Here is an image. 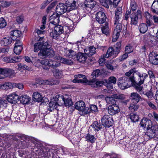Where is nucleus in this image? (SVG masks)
Listing matches in <instances>:
<instances>
[{
  "label": "nucleus",
  "mask_w": 158,
  "mask_h": 158,
  "mask_svg": "<svg viewBox=\"0 0 158 158\" xmlns=\"http://www.w3.org/2000/svg\"><path fill=\"white\" fill-rule=\"evenodd\" d=\"M135 81V78L134 76L130 77H123L119 78L118 85L122 89H124L130 87Z\"/></svg>",
  "instance_id": "nucleus-1"
},
{
  "label": "nucleus",
  "mask_w": 158,
  "mask_h": 158,
  "mask_svg": "<svg viewBox=\"0 0 158 158\" xmlns=\"http://www.w3.org/2000/svg\"><path fill=\"white\" fill-rule=\"evenodd\" d=\"M75 108L79 111V114L84 115L90 113L89 108L85 107V102L82 101L77 102L74 105Z\"/></svg>",
  "instance_id": "nucleus-2"
},
{
  "label": "nucleus",
  "mask_w": 158,
  "mask_h": 158,
  "mask_svg": "<svg viewBox=\"0 0 158 158\" xmlns=\"http://www.w3.org/2000/svg\"><path fill=\"white\" fill-rule=\"evenodd\" d=\"M42 65L45 66L46 67L43 66L44 69H47L50 67L54 68L60 66V64L59 61H55L52 59H45L43 60L40 62Z\"/></svg>",
  "instance_id": "nucleus-3"
},
{
  "label": "nucleus",
  "mask_w": 158,
  "mask_h": 158,
  "mask_svg": "<svg viewBox=\"0 0 158 158\" xmlns=\"http://www.w3.org/2000/svg\"><path fill=\"white\" fill-rule=\"evenodd\" d=\"M64 31L63 27L60 25H55L54 30L50 33V36L52 38L56 39Z\"/></svg>",
  "instance_id": "nucleus-4"
},
{
  "label": "nucleus",
  "mask_w": 158,
  "mask_h": 158,
  "mask_svg": "<svg viewBox=\"0 0 158 158\" xmlns=\"http://www.w3.org/2000/svg\"><path fill=\"white\" fill-rule=\"evenodd\" d=\"M54 54V51L51 48H43L41 50L38 55L40 58H43L46 56L52 57Z\"/></svg>",
  "instance_id": "nucleus-5"
},
{
  "label": "nucleus",
  "mask_w": 158,
  "mask_h": 158,
  "mask_svg": "<svg viewBox=\"0 0 158 158\" xmlns=\"http://www.w3.org/2000/svg\"><path fill=\"white\" fill-rule=\"evenodd\" d=\"M124 98L123 95V94H116L112 95L111 97L107 96L105 98V100L106 102L112 105L115 104V101L114 98L122 99Z\"/></svg>",
  "instance_id": "nucleus-6"
},
{
  "label": "nucleus",
  "mask_w": 158,
  "mask_h": 158,
  "mask_svg": "<svg viewBox=\"0 0 158 158\" xmlns=\"http://www.w3.org/2000/svg\"><path fill=\"white\" fill-rule=\"evenodd\" d=\"M117 25L116 26L113 32L112 40V41L113 42H116L118 38L120 32L122 30V24L119 23H117Z\"/></svg>",
  "instance_id": "nucleus-7"
},
{
  "label": "nucleus",
  "mask_w": 158,
  "mask_h": 158,
  "mask_svg": "<svg viewBox=\"0 0 158 158\" xmlns=\"http://www.w3.org/2000/svg\"><path fill=\"white\" fill-rule=\"evenodd\" d=\"M141 11L137 10L136 13H132L131 15V23L132 24L136 25L138 22V18H141L142 16Z\"/></svg>",
  "instance_id": "nucleus-8"
},
{
  "label": "nucleus",
  "mask_w": 158,
  "mask_h": 158,
  "mask_svg": "<svg viewBox=\"0 0 158 158\" xmlns=\"http://www.w3.org/2000/svg\"><path fill=\"white\" fill-rule=\"evenodd\" d=\"M102 122L103 126L108 127L112 125L113 119L108 115H105L102 119Z\"/></svg>",
  "instance_id": "nucleus-9"
},
{
  "label": "nucleus",
  "mask_w": 158,
  "mask_h": 158,
  "mask_svg": "<svg viewBox=\"0 0 158 158\" xmlns=\"http://www.w3.org/2000/svg\"><path fill=\"white\" fill-rule=\"evenodd\" d=\"M68 10L67 6L63 3H60L57 5L56 8V11L58 14L62 15L66 11H70Z\"/></svg>",
  "instance_id": "nucleus-10"
},
{
  "label": "nucleus",
  "mask_w": 158,
  "mask_h": 158,
  "mask_svg": "<svg viewBox=\"0 0 158 158\" xmlns=\"http://www.w3.org/2000/svg\"><path fill=\"white\" fill-rule=\"evenodd\" d=\"M141 126L144 129L148 130L152 127V123L151 120L146 118H143L140 123Z\"/></svg>",
  "instance_id": "nucleus-11"
},
{
  "label": "nucleus",
  "mask_w": 158,
  "mask_h": 158,
  "mask_svg": "<svg viewBox=\"0 0 158 158\" xmlns=\"http://www.w3.org/2000/svg\"><path fill=\"white\" fill-rule=\"evenodd\" d=\"M149 59L151 63L154 65L158 64V53L152 51L149 55Z\"/></svg>",
  "instance_id": "nucleus-12"
},
{
  "label": "nucleus",
  "mask_w": 158,
  "mask_h": 158,
  "mask_svg": "<svg viewBox=\"0 0 158 158\" xmlns=\"http://www.w3.org/2000/svg\"><path fill=\"white\" fill-rule=\"evenodd\" d=\"M118 51H117L115 49H114L112 47H109L105 55H103V57L105 56L106 58H108L110 56L113 57H116L118 54Z\"/></svg>",
  "instance_id": "nucleus-13"
},
{
  "label": "nucleus",
  "mask_w": 158,
  "mask_h": 158,
  "mask_svg": "<svg viewBox=\"0 0 158 158\" xmlns=\"http://www.w3.org/2000/svg\"><path fill=\"white\" fill-rule=\"evenodd\" d=\"M119 111V108L116 104L110 106L108 108V113L111 115L117 114Z\"/></svg>",
  "instance_id": "nucleus-14"
},
{
  "label": "nucleus",
  "mask_w": 158,
  "mask_h": 158,
  "mask_svg": "<svg viewBox=\"0 0 158 158\" xmlns=\"http://www.w3.org/2000/svg\"><path fill=\"white\" fill-rule=\"evenodd\" d=\"M96 19L99 23L102 24L106 22V17L104 13L102 11H99L96 14Z\"/></svg>",
  "instance_id": "nucleus-15"
},
{
  "label": "nucleus",
  "mask_w": 158,
  "mask_h": 158,
  "mask_svg": "<svg viewBox=\"0 0 158 158\" xmlns=\"http://www.w3.org/2000/svg\"><path fill=\"white\" fill-rule=\"evenodd\" d=\"M136 72V74L138 77V83L139 85L143 84L146 79L148 77V74L145 73H141L138 71Z\"/></svg>",
  "instance_id": "nucleus-16"
},
{
  "label": "nucleus",
  "mask_w": 158,
  "mask_h": 158,
  "mask_svg": "<svg viewBox=\"0 0 158 158\" xmlns=\"http://www.w3.org/2000/svg\"><path fill=\"white\" fill-rule=\"evenodd\" d=\"M14 73V71L9 69H2L0 68V75H2L6 76H10ZM3 77L0 76V79H2Z\"/></svg>",
  "instance_id": "nucleus-17"
},
{
  "label": "nucleus",
  "mask_w": 158,
  "mask_h": 158,
  "mask_svg": "<svg viewBox=\"0 0 158 158\" xmlns=\"http://www.w3.org/2000/svg\"><path fill=\"white\" fill-rule=\"evenodd\" d=\"M158 131L157 126H153L149 129L146 133V134L150 138H153L156 136Z\"/></svg>",
  "instance_id": "nucleus-18"
},
{
  "label": "nucleus",
  "mask_w": 158,
  "mask_h": 158,
  "mask_svg": "<svg viewBox=\"0 0 158 158\" xmlns=\"http://www.w3.org/2000/svg\"><path fill=\"white\" fill-rule=\"evenodd\" d=\"M20 59L19 56H6L2 58V60L7 63H15L19 61Z\"/></svg>",
  "instance_id": "nucleus-19"
},
{
  "label": "nucleus",
  "mask_w": 158,
  "mask_h": 158,
  "mask_svg": "<svg viewBox=\"0 0 158 158\" xmlns=\"http://www.w3.org/2000/svg\"><path fill=\"white\" fill-rule=\"evenodd\" d=\"M19 98V96L16 94H12L8 96L6 98L7 102L11 103H15Z\"/></svg>",
  "instance_id": "nucleus-20"
},
{
  "label": "nucleus",
  "mask_w": 158,
  "mask_h": 158,
  "mask_svg": "<svg viewBox=\"0 0 158 158\" xmlns=\"http://www.w3.org/2000/svg\"><path fill=\"white\" fill-rule=\"evenodd\" d=\"M75 79L73 80V82H86L87 81V78L84 75L78 74L75 75Z\"/></svg>",
  "instance_id": "nucleus-21"
},
{
  "label": "nucleus",
  "mask_w": 158,
  "mask_h": 158,
  "mask_svg": "<svg viewBox=\"0 0 158 158\" xmlns=\"http://www.w3.org/2000/svg\"><path fill=\"white\" fill-rule=\"evenodd\" d=\"M122 16V9L120 7L118 8L117 10L115 11L114 17L115 24L118 23H119L120 20Z\"/></svg>",
  "instance_id": "nucleus-22"
},
{
  "label": "nucleus",
  "mask_w": 158,
  "mask_h": 158,
  "mask_svg": "<svg viewBox=\"0 0 158 158\" xmlns=\"http://www.w3.org/2000/svg\"><path fill=\"white\" fill-rule=\"evenodd\" d=\"M76 1L75 0H66V5L67 6L68 10H72L76 8Z\"/></svg>",
  "instance_id": "nucleus-23"
},
{
  "label": "nucleus",
  "mask_w": 158,
  "mask_h": 158,
  "mask_svg": "<svg viewBox=\"0 0 158 158\" xmlns=\"http://www.w3.org/2000/svg\"><path fill=\"white\" fill-rule=\"evenodd\" d=\"M50 20L51 24L57 25L60 21L59 15L56 13H54L50 17Z\"/></svg>",
  "instance_id": "nucleus-24"
},
{
  "label": "nucleus",
  "mask_w": 158,
  "mask_h": 158,
  "mask_svg": "<svg viewBox=\"0 0 158 158\" xmlns=\"http://www.w3.org/2000/svg\"><path fill=\"white\" fill-rule=\"evenodd\" d=\"M130 98L134 103H137L141 99V96L136 93H132L131 94Z\"/></svg>",
  "instance_id": "nucleus-25"
},
{
  "label": "nucleus",
  "mask_w": 158,
  "mask_h": 158,
  "mask_svg": "<svg viewBox=\"0 0 158 158\" xmlns=\"http://www.w3.org/2000/svg\"><path fill=\"white\" fill-rule=\"evenodd\" d=\"M104 83L103 81H97V79H94L89 81V84L92 87H99L102 86Z\"/></svg>",
  "instance_id": "nucleus-26"
},
{
  "label": "nucleus",
  "mask_w": 158,
  "mask_h": 158,
  "mask_svg": "<svg viewBox=\"0 0 158 158\" xmlns=\"http://www.w3.org/2000/svg\"><path fill=\"white\" fill-rule=\"evenodd\" d=\"M65 99V97L63 96L57 95L53 99L56 102L58 106H62L64 104Z\"/></svg>",
  "instance_id": "nucleus-27"
},
{
  "label": "nucleus",
  "mask_w": 158,
  "mask_h": 158,
  "mask_svg": "<svg viewBox=\"0 0 158 158\" xmlns=\"http://www.w3.org/2000/svg\"><path fill=\"white\" fill-rule=\"evenodd\" d=\"M85 54L88 56H91L94 54L96 52V48L93 46L86 48L84 50Z\"/></svg>",
  "instance_id": "nucleus-28"
},
{
  "label": "nucleus",
  "mask_w": 158,
  "mask_h": 158,
  "mask_svg": "<svg viewBox=\"0 0 158 158\" xmlns=\"http://www.w3.org/2000/svg\"><path fill=\"white\" fill-rule=\"evenodd\" d=\"M55 59L57 60H60L61 62L65 64L71 65L73 64V61L61 57L60 56H56Z\"/></svg>",
  "instance_id": "nucleus-29"
},
{
  "label": "nucleus",
  "mask_w": 158,
  "mask_h": 158,
  "mask_svg": "<svg viewBox=\"0 0 158 158\" xmlns=\"http://www.w3.org/2000/svg\"><path fill=\"white\" fill-rule=\"evenodd\" d=\"M12 39L9 37L3 38L1 42L2 45L6 46L10 44L12 42Z\"/></svg>",
  "instance_id": "nucleus-30"
},
{
  "label": "nucleus",
  "mask_w": 158,
  "mask_h": 158,
  "mask_svg": "<svg viewBox=\"0 0 158 158\" xmlns=\"http://www.w3.org/2000/svg\"><path fill=\"white\" fill-rule=\"evenodd\" d=\"M76 58L77 60L80 62L84 63L86 60L87 57L84 53L79 52L77 54Z\"/></svg>",
  "instance_id": "nucleus-31"
},
{
  "label": "nucleus",
  "mask_w": 158,
  "mask_h": 158,
  "mask_svg": "<svg viewBox=\"0 0 158 158\" xmlns=\"http://www.w3.org/2000/svg\"><path fill=\"white\" fill-rule=\"evenodd\" d=\"M58 106L56 103V102L53 99L49 103L48 106V109L49 111H52L54 109H56Z\"/></svg>",
  "instance_id": "nucleus-32"
},
{
  "label": "nucleus",
  "mask_w": 158,
  "mask_h": 158,
  "mask_svg": "<svg viewBox=\"0 0 158 158\" xmlns=\"http://www.w3.org/2000/svg\"><path fill=\"white\" fill-rule=\"evenodd\" d=\"M85 140L88 142L93 143L95 142L96 139L94 135L89 133L87 134L85 137Z\"/></svg>",
  "instance_id": "nucleus-33"
},
{
  "label": "nucleus",
  "mask_w": 158,
  "mask_h": 158,
  "mask_svg": "<svg viewBox=\"0 0 158 158\" xmlns=\"http://www.w3.org/2000/svg\"><path fill=\"white\" fill-rule=\"evenodd\" d=\"M84 4L85 7L92 8L96 4V2L94 0H85Z\"/></svg>",
  "instance_id": "nucleus-34"
},
{
  "label": "nucleus",
  "mask_w": 158,
  "mask_h": 158,
  "mask_svg": "<svg viewBox=\"0 0 158 158\" xmlns=\"http://www.w3.org/2000/svg\"><path fill=\"white\" fill-rule=\"evenodd\" d=\"M117 79L115 77L113 76L110 77L108 79V80H106L105 81L106 82L109 84H110L109 85L110 88V89L113 88V86L112 85H111V84H115L116 83ZM108 88L109 86H108Z\"/></svg>",
  "instance_id": "nucleus-35"
},
{
  "label": "nucleus",
  "mask_w": 158,
  "mask_h": 158,
  "mask_svg": "<svg viewBox=\"0 0 158 158\" xmlns=\"http://www.w3.org/2000/svg\"><path fill=\"white\" fill-rule=\"evenodd\" d=\"M101 30L103 34L108 35L109 34L110 29L107 23H106L105 26L101 27Z\"/></svg>",
  "instance_id": "nucleus-36"
},
{
  "label": "nucleus",
  "mask_w": 158,
  "mask_h": 158,
  "mask_svg": "<svg viewBox=\"0 0 158 158\" xmlns=\"http://www.w3.org/2000/svg\"><path fill=\"white\" fill-rule=\"evenodd\" d=\"M33 100L36 102H41L43 98L42 95L37 92L34 93L33 95Z\"/></svg>",
  "instance_id": "nucleus-37"
},
{
  "label": "nucleus",
  "mask_w": 158,
  "mask_h": 158,
  "mask_svg": "<svg viewBox=\"0 0 158 158\" xmlns=\"http://www.w3.org/2000/svg\"><path fill=\"white\" fill-rule=\"evenodd\" d=\"M138 28L140 32L143 34L145 33L148 30L147 25L143 23L140 24Z\"/></svg>",
  "instance_id": "nucleus-38"
},
{
  "label": "nucleus",
  "mask_w": 158,
  "mask_h": 158,
  "mask_svg": "<svg viewBox=\"0 0 158 158\" xmlns=\"http://www.w3.org/2000/svg\"><path fill=\"white\" fill-rule=\"evenodd\" d=\"M76 53L74 51L70 50H67L65 52V55L69 58L75 59L76 58Z\"/></svg>",
  "instance_id": "nucleus-39"
},
{
  "label": "nucleus",
  "mask_w": 158,
  "mask_h": 158,
  "mask_svg": "<svg viewBox=\"0 0 158 158\" xmlns=\"http://www.w3.org/2000/svg\"><path fill=\"white\" fill-rule=\"evenodd\" d=\"M73 104V102L71 99L70 97L66 95L65 96L64 102V104L65 105V106L66 107H69L71 106Z\"/></svg>",
  "instance_id": "nucleus-40"
},
{
  "label": "nucleus",
  "mask_w": 158,
  "mask_h": 158,
  "mask_svg": "<svg viewBox=\"0 0 158 158\" xmlns=\"http://www.w3.org/2000/svg\"><path fill=\"white\" fill-rule=\"evenodd\" d=\"M19 99L22 103L23 104H27L31 100V98L28 96L25 95L21 96Z\"/></svg>",
  "instance_id": "nucleus-41"
},
{
  "label": "nucleus",
  "mask_w": 158,
  "mask_h": 158,
  "mask_svg": "<svg viewBox=\"0 0 158 158\" xmlns=\"http://www.w3.org/2000/svg\"><path fill=\"white\" fill-rule=\"evenodd\" d=\"M42 43L39 42L35 43L34 45V51L35 52H37L39 50L41 51L43 48V47Z\"/></svg>",
  "instance_id": "nucleus-42"
},
{
  "label": "nucleus",
  "mask_w": 158,
  "mask_h": 158,
  "mask_svg": "<svg viewBox=\"0 0 158 158\" xmlns=\"http://www.w3.org/2000/svg\"><path fill=\"white\" fill-rule=\"evenodd\" d=\"M54 76L56 78H60L63 76V73L62 71L60 70L55 69L53 71Z\"/></svg>",
  "instance_id": "nucleus-43"
},
{
  "label": "nucleus",
  "mask_w": 158,
  "mask_h": 158,
  "mask_svg": "<svg viewBox=\"0 0 158 158\" xmlns=\"http://www.w3.org/2000/svg\"><path fill=\"white\" fill-rule=\"evenodd\" d=\"M90 127L93 128L94 130L98 131L101 129L102 126L100 123H98L97 122L95 121L91 125Z\"/></svg>",
  "instance_id": "nucleus-44"
},
{
  "label": "nucleus",
  "mask_w": 158,
  "mask_h": 158,
  "mask_svg": "<svg viewBox=\"0 0 158 158\" xmlns=\"http://www.w3.org/2000/svg\"><path fill=\"white\" fill-rule=\"evenodd\" d=\"M141 85H139L138 83L135 85V88L137 92L140 93V94L142 95L143 94H144V92L143 91V86H141Z\"/></svg>",
  "instance_id": "nucleus-45"
},
{
  "label": "nucleus",
  "mask_w": 158,
  "mask_h": 158,
  "mask_svg": "<svg viewBox=\"0 0 158 158\" xmlns=\"http://www.w3.org/2000/svg\"><path fill=\"white\" fill-rule=\"evenodd\" d=\"M136 103H131L130 104L129 108L131 112L136 111L138 109L139 106L136 104Z\"/></svg>",
  "instance_id": "nucleus-46"
},
{
  "label": "nucleus",
  "mask_w": 158,
  "mask_h": 158,
  "mask_svg": "<svg viewBox=\"0 0 158 158\" xmlns=\"http://www.w3.org/2000/svg\"><path fill=\"white\" fill-rule=\"evenodd\" d=\"M18 69L19 70L22 69L28 71L30 70L29 67L25 65L24 64L20 63L18 64Z\"/></svg>",
  "instance_id": "nucleus-47"
},
{
  "label": "nucleus",
  "mask_w": 158,
  "mask_h": 158,
  "mask_svg": "<svg viewBox=\"0 0 158 158\" xmlns=\"http://www.w3.org/2000/svg\"><path fill=\"white\" fill-rule=\"evenodd\" d=\"M130 116L131 121L133 122H137L139 120V116L135 114L131 113Z\"/></svg>",
  "instance_id": "nucleus-48"
},
{
  "label": "nucleus",
  "mask_w": 158,
  "mask_h": 158,
  "mask_svg": "<svg viewBox=\"0 0 158 158\" xmlns=\"http://www.w3.org/2000/svg\"><path fill=\"white\" fill-rule=\"evenodd\" d=\"M21 34V31L18 30H14L10 32V35L12 36L17 37H19Z\"/></svg>",
  "instance_id": "nucleus-49"
},
{
  "label": "nucleus",
  "mask_w": 158,
  "mask_h": 158,
  "mask_svg": "<svg viewBox=\"0 0 158 158\" xmlns=\"http://www.w3.org/2000/svg\"><path fill=\"white\" fill-rule=\"evenodd\" d=\"M156 2L158 4V0H154L151 7V11L154 13H156L157 12V11L158 10V8L156 7H155L153 5Z\"/></svg>",
  "instance_id": "nucleus-50"
},
{
  "label": "nucleus",
  "mask_w": 158,
  "mask_h": 158,
  "mask_svg": "<svg viewBox=\"0 0 158 158\" xmlns=\"http://www.w3.org/2000/svg\"><path fill=\"white\" fill-rule=\"evenodd\" d=\"M6 25L5 20L2 17L0 18V28L5 27Z\"/></svg>",
  "instance_id": "nucleus-51"
},
{
  "label": "nucleus",
  "mask_w": 158,
  "mask_h": 158,
  "mask_svg": "<svg viewBox=\"0 0 158 158\" xmlns=\"http://www.w3.org/2000/svg\"><path fill=\"white\" fill-rule=\"evenodd\" d=\"M23 49V47H15L14 49V51L16 55H19L20 54Z\"/></svg>",
  "instance_id": "nucleus-52"
},
{
  "label": "nucleus",
  "mask_w": 158,
  "mask_h": 158,
  "mask_svg": "<svg viewBox=\"0 0 158 158\" xmlns=\"http://www.w3.org/2000/svg\"><path fill=\"white\" fill-rule=\"evenodd\" d=\"M137 71V70H136V69L135 68H133L131 69L128 72H126L125 73V75L129 77L132 74H133V75L134 73L136 74V72ZM132 76L134 77L133 75Z\"/></svg>",
  "instance_id": "nucleus-53"
},
{
  "label": "nucleus",
  "mask_w": 158,
  "mask_h": 158,
  "mask_svg": "<svg viewBox=\"0 0 158 158\" xmlns=\"http://www.w3.org/2000/svg\"><path fill=\"white\" fill-rule=\"evenodd\" d=\"M147 103L148 104L149 106L152 109L156 110L157 108L155 105L152 102L149 101L147 100L146 101Z\"/></svg>",
  "instance_id": "nucleus-54"
},
{
  "label": "nucleus",
  "mask_w": 158,
  "mask_h": 158,
  "mask_svg": "<svg viewBox=\"0 0 158 158\" xmlns=\"http://www.w3.org/2000/svg\"><path fill=\"white\" fill-rule=\"evenodd\" d=\"M89 109L90 110V112L91 111L92 112L95 113L97 112L98 111L97 106L95 105H91Z\"/></svg>",
  "instance_id": "nucleus-55"
},
{
  "label": "nucleus",
  "mask_w": 158,
  "mask_h": 158,
  "mask_svg": "<svg viewBox=\"0 0 158 158\" xmlns=\"http://www.w3.org/2000/svg\"><path fill=\"white\" fill-rule=\"evenodd\" d=\"M101 73L100 72V70L97 69L94 70L92 72V75L95 77H98V76L101 75Z\"/></svg>",
  "instance_id": "nucleus-56"
},
{
  "label": "nucleus",
  "mask_w": 158,
  "mask_h": 158,
  "mask_svg": "<svg viewBox=\"0 0 158 158\" xmlns=\"http://www.w3.org/2000/svg\"><path fill=\"white\" fill-rule=\"evenodd\" d=\"M0 6L3 7H5L9 6L10 4L9 2L3 1L0 3Z\"/></svg>",
  "instance_id": "nucleus-57"
},
{
  "label": "nucleus",
  "mask_w": 158,
  "mask_h": 158,
  "mask_svg": "<svg viewBox=\"0 0 158 158\" xmlns=\"http://www.w3.org/2000/svg\"><path fill=\"white\" fill-rule=\"evenodd\" d=\"M43 48H50L51 45L49 41H46L45 42H42Z\"/></svg>",
  "instance_id": "nucleus-58"
},
{
  "label": "nucleus",
  "mask_w": 158,
  "mask_h": 158,
  "mask_svg": "<svg viewBox=\"0 0 158 158\" xmlns=\"http://www.w3.org/2000/svg\"><path fill=\"white\" fill-rule=\"evenodd\" d=\"M133 51V49L132 47L130 46H127L125 48V53L127 54H129L132 52Z\"/></svg>",
  "instance_id": "nucleus-59"
},
{
  "label": "nucleus",
  "mask_w": 158,
  "mask_h": 158,
  "mask_svg": "<svg viewBox=\"0 0 158 158\" xmlns=\"http://www.w3.org/2000/svg\"><path fill=\"white\" fill-rule=\"evenodd\" d=\"M149 77L151 79H153L155 78V76L154 72L151 70H149L148 72Z\"/></svg>",
  "instance_id": "nucleus-60"
},
{
  "label": "nucleus",
  "mask_w": 158,
  "mask_h": 158,
  "mask_svg": "<svg viewBox=\"0 0 158 158\" xmlns=\"http://www.w3.org/2000/svg\"><path fill=\"white\" fill-rule=\"evenodd\" d=\"M130 6L132 10L134 11L136 9L137 5L135 1L131 2Z\"/></svg>",
  "instance_id": "nucleus-61"
},
{
  "label": "nucleus",
  "mask_w": 158,
  "mask_h": 158,
  "mask_svg": "<svg viewBox=\"0 0 158 158\" xmlns=\"http://www.w3.org/2000/svg\"><path fill=\"white\" fill-rule=\"evenodd\" d=\"M103 55H102L101 58L99 60V64L101 66L103 65L105 63V58H106L105 56L103 57Z\"/></svg>",
  "instance_id": "nucleus-62"
},
{
  "label": "nucleus",
  "mask_w": 158,
  "mask_h": 158,
  "mask_svg": "<svg viewBox=\"0 0 158 158\" xmlns=\"http://www.w3.org/2000/svg\"><path fill=\"white\" fill-rule=\"evenodd\" d=\"M7 103L6 99H0V107H2Z\"/></svg>",
  "instance_id": "nucleus-63"
},
{
  "label": "nucleus",
  "mask_w": 158,
  "mask_h": 158,
  "mask_svg": "<svg viewBox=\"0 0 158 158\" xmlns=\"http://www.w3.org/2000/svg\"><path fill=\"white\" fill-rule=\"evenodd\" d=\"M103 158H120L118 156L116 155H114L110 156L108 154H106L104 156Z\"/></svg>",
  "instance_id": "nucleus-64"
}]
</instances>
